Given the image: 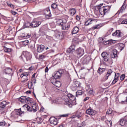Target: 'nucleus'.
<instances>
[{
	"instance_id": "f257e3e1",
	"label": "nucleus",
	"mask_w": 127,
	"mask_h": 127,
	"mask_svg": "<svg viewBox=\"0 0 127 127\" xmlns=\"http://www.w3.org/2000/svg\"><path fill=\"white\" fill-rule=\"evenodd\" d=\"M63 100L64 101V104L67 106L68 107H72V101H75L76 97L72 94H68L67 95H65L63 97Z\"/></svg>"
},
{
	"instance_id": "f03ea898",
	"label": "nucleus",
	"mask_w": 127,
	"mask_h": 127,
	"mask_svg": "<svg viewBox=\"0 0 127 127\" xmlns=\"http://www.w3.org/2000/svg\"><path fill=\"white\" fill-rule=\"evenodd\" d=\"M31 54L28 52L24 51L22 52L20 59L23 60V61H28L31 59Z\"/></svg>"
},
{
	"instance_id": "7ed1b4c3",
	"label": "nucleus",
	"mask_w": 127,
	"mask_h": 127,
	"mask_svg": "<svg viewBox=\"0 0 127 127\" xmlns=\"http://www.w3.org/2000/svg\"><path fill=\"white\" fill-rule=\"evenodd\" d=\"M19 102L21 103H27L28 104H31L32 100L29 97H26V96H21L19 99Z\"/></svg>"
},
{
	"instance_id": "20e7f679",
	"label": "nucleus",
	"mask_w": 127,
	"mask_h": 127,
	"mask_svg": "<svg viewBox=\"0 0 127 127\" xmlns=\"http://www.w3.org/2000/svg\"><path fill=\"white\" fill-rule=\"evenodd\" d=\"M41 24V21H39L37 19H34L31 23L32 27H38Z\"/></svg>"
},
{
	"instance_id": "39448f33",
	"label": "nucleus",
	"mask_w": 127,
	"mask_h": 127,
	"mask_svg": "<svg viewBox=\"0 0 127 127\" xmlns=\"http://www.w3.org/2000/svg\"><path fill=\"white\" fill-rule=\"evenodd\" d=\"M62 70L56 71L54 72V74L53 75V76L55 79H60V78H61V76H62Z\"/></svg>"
},
{
	"instance_id": "423d86ee",
	"label": "nucleus",
	"mask_w": 127,
	"mask_h": 127,
	"mask_svg": "<svg viewBox=\"0 0 127 127\" xmlns=\"http://www.w3.org/2000/svg\"><path fill=\"white\" fill-rule=\"evenodd\" d=\"M66 23L67 20L65 19H59L57 21L58 25L62 27L63 26V25H65Z\"/></svg>"
},
{
	"instance_id": "0eeeda50",
	"label": "nucleus",
	"mask_w": 127,
	"mask_h": 127,
	"mask_svg": "<svg viewBox=\"0 0 127 127\" xmlns=\"http://www.w3.org/2000/svg\"><path fill=\"white\" fill-rule=\"evenodd\" d=\"M76 54L79 56V57H81L83 56L84 54H85V52H84V49L79 48L76 50Z\"/></svg>"
},
{
	"instance_id": "6e6552de",
	"label": "nucleus",
	"mask_w": 127,
	"mask_h": 127,
	"mask_svg": "<svg viewBox=\"0 0 127 127\" xmlns=\"http://www.w3.org/2000/svg\"><path fill=\"white\" fill-rule=\"evenodd\" d=\"M101 56L102 58H103L104 61H105L106 62L109 61V54H107V52H103L101 54Z\"/></svg>"
},
{
	"instance_id": "1a4fd4ad",
	"label": "nucleus",
	"mask_w": 127,
	"mask_h": 127,
	"mask_svg": "<svg viewBox=\"0 0 127 127\" xmlns=\"http://www.w3.org/2000/svg\"><path fill=\"white\" fill-rule=\"evenodd\" d=\"M50 122L51 125L53 126H56L58 123L57 122V119L55 117H51L50 118Z\"/></svg>"
},
{
	"instance_id": "9d476101",
	"label": "nucleus",
	"mask_w": 127,
	"mask_h": 127,
	"mask_svg": "<svg viewBox=\"0 0 127 127\" xmlns=\"http://www.w3.org/2000/svg\"><path fill=\"white\" fill-rule=\"evenodd\" d=\"M112 35L117 37H122L123 36V33L120 30H116V32L113 33Z\"/></svg>"
},
{
	"instance_id": "9b49d317",
	"label": "nucleus",
	"mask_w": 127,
	"mask_h": 127,
	"mask_svg": "<svg viewBox=\"0 0 127 127\" xmlns=\"http://www.w3.org/2000/svg\"><path fill=\"white\" fill-rule=\"evenodd\" d=\"M70 25L71 22H68L66 25V24L65 25H63V26H62V29L63 30H68V29L70 28Z\"/></svg>"
},
{
	"instance_id": "f8f14e48",
	"label": "nucleus",
	"mask_w": 127,
	"mask_h": 127,
	"mask_svg": "<svg viewBox=\"0 0 127 127\" xmlns=\"http://www.w3.org/2000/svg\"><path fill=\"white\" fill-rule=\"evenodd\" d=\"M86 113L87 115H89L90 116H95L96 115V111L92 109H87L86 111Z\"/></svg>"
},
{
	"instance_id": "ddd939ff",
	"label": "nucleus",
	"mask_w": 127,
	"mask_h": 127,
	"mask_svg": "<svg viewBox=\"0 0 127 127\" xmlns=\"http://www.w3.org/2000/svg\"><path fill=\"white\" fill-rule=\"evenodd\" d=\"M45 47L43 45H39L37 47V51L39 53L42 52L44 50Z\"/></svg>"
},
{
	"instance_id": "4468645a",
	"label": "nucleus",
	"mask_w": 127,
	"mask_h": 127,
	"mask_svg": "<svg viewBox=\"0 0 127 127\" xmlns=\"http://www.w3.org/2000/svg\"><path fill=\"white\" fill-rule=\"evenodd\" d=\"M22 109L25 110V111H28V112H32V108H31L28 105L25 104L22 106Z\"/></svg>"
},
{
	"instance_id": "2eb2a0df",
	"label": "nucleus",
	"mask_w": 127,
	"mask_h": 127,
	"mask_svg": "<svg viewBox=\"0 0 127 127\" xmlns=\"http://www.w3.org/2000/svg\"><path fill=\"white\" fill-rule=\"evenodd\" d=\"M103 13L104 14H106V13H107V12H110V10L111 9V6H105L103 7Z\"/></svg>"
},
{
	"instance_id": "dca6fc26",
	"label": "nucleus",
	"mask_w": 127,
	"mask_h": 127,
	"mask_svg": "<svg viewBox=\"0 0 127 127\" xmlns=\"http://www.w3.org/2000/svg\"><path fill=\"white\" fill-rule=\"evenodd\" d=\"M12 68H11L10 67H7L4 70V72L5 73V74L8 75H9V74H12Z\"/></svg>"
},
{
	"instance_id": "f3484780",
	"label": "nucleus",
	"mask_w": 127,
	"mask_h": 127,
	"mask_svg": "<svg viewBox=\"0 0 127 127\" xmlns=\"http://www.w3.org/2000/svg\"><path fill=\"white\" fill-rule=\"evenodd\" d=\"M75 51V46L72 45L70 46L67 50L66 52L67 53H73Z\"/></svg>"
},
{
	"instance_id": "a211bd4d",
	"label": "nucleus",
	"mask_w": 127,
	"mask_h": 127,
	"mask_svg": "<svg viewBox=\"0 0 127 127\" xmlns=\"http://www.w3.org/2000/svg\"><path fill=\"white\" fill-rule=\"evenodd\" d=\"M79 30L80 29H79V27L75 26L72 29L71 33L72 34H77Z\"/></svg>"
},
{
	"instance_id": "6ab92c4d",
	"label": "nucleus",
	"mask_w": 127,
	"mask_h": 127,
	"mask_svg": "<svg viewBox=\"0 0 127 127\" xmlns=\"http://www.w3.org/2000/svg\"><path fill=\"white\" fill-rule=\"evenodd\" d=\"M112 58L118 57V51L116 49L113 50V54L112 55Z\"/></svg>"
},
{
	"instance_id": "aec40b11",
	"label": "nucleus",
	"mask_w": 127,
	"mask_h": 127,
	"mask_svg": "<svg viewBox=\"0 0 127 127\" xmlns=\"http://www.w3.org/2000/svg\"><path fill=\"white\" fill-rule=\"evenodd\" d=\"M112 73H113V70H112V69H109L105 77L106 80H108L109 76H111V75H112Z\"/></svg>"
},
{
	"instance_id": "412c9836",
	"label": "nucleus",
	"mask_w": 127,
	"mask_h": 127,
	"mask_svg": "<svg viewBox=\"0 0 127 127\" xmlns=\"http://www.w3.org/2000/svg\"><path fill=\"white\" fill-rule=\"evenodd\" d=\"M69 13L71 15V16H73L76 13V10L75 8H71L69 10Z\"/></svg>"
},
{
	"instance_id": "4be33fe9",
	"label": "nucleus",
	"mask_w": 127,
	"mask_h": 127,
	"mask_svg": "<svg viewBox=\"0 0 127 127\" xmlns=\"http://www.w3.org/2000/svg\"><path fill=\"white\" fill-rule=\"evenodd\" d=\"M119 77H120V74L119 73H117V74L116 73L115 79H114V80H113V81L112 82V84H116V83H117V82H118V78H119Z\"/></svg>"
},
{
	"instance_id": "5701e85b",
	"label": "nucleus",
	"mask_w": 127,
	"mask_h": 127,
	"mask_svg": "<svg viewBox=\"0 0 127 127\" xmlns=\"http://www.w3.org/2000/svg\"><path fill=\"white\" fill-rule=\"evenodd\" d=\"M120 125L122 127H124V126H126L127 125V120L126 119H121L120 120Z\"/></svg>"
},
{
	"instance_id": "b1692460",
	"label": "nucleus",
	"mask_w": 127,
	"mask_h": 127,
	"mask_svg": "<svg viewBox=\"0 0 127 127\" xmlns=\"http://www.w3.org/2000/svg\"><path fill=\"white\" fill-rule=\"evenodd\" d=\"M5 106H6V101H3L0 103V107L2 108V109H4Z\"/></svg>"
},
{
	"instance_id": "393cba45",
	"label": "nucleus",
	"mask_w": 127,
	"mask_h": 127,
	"mask_svg": "<svg viewBox=\"0 0 127 127\" xmlns=\"http://www.w3.org/2000/svg\"><path fill=\"white\" fill-rule=\"evenodd\" d=\"M94 19L91 18L89 19L85 22V25L87 26V25H89V24H92V21H94Z\"/></svg>"
},
{
	"instance_id": "a878e982",
	"label": "nucleus",
	"mask_w": 127,
	"mask_h": 127,
	"mask_svg": "<svg viewBox=\"0 0 127 127\" xmlns=\"http://www.w3.org/2000/svg\"><path fill=\"white\" fill-rule=\"evenodd\" d=\"M32 112H33V113H35L37 112V110H38V108H37V106L35 104H33L32 106Z\"/></svg>"
},
{
	"instance_id": "bb28decb",
	"label": "nucleus",
	"mask_w": 127,
	"mask_h": 127,
	"mask_svg": "<svg viewBox=\"0 0 127 127\" xmlns=\"http://www.w3.org/2000/svg\"><path fill=\"white\" fill-rule=\"evenodd\" d=\"M74 84L76 87V88H78V89H80V88H81L82 86V84H81V83L78 81H75Z\"/></svg>"
},
{
	"instance_id": "cd10ccee",
	"label": "nucleus",
	"mask_w": 127,
	"mask_h": 127,
	"mask_svg": "<svg viewBox=\"0 0 127 127\" xmlns=\"http://www.w3.org/2000/svg\"><path fill=\"white\" fill-rule=\"evenodd\" d=\"M44 14L46 16H49V17H50L51 16V14H50V10L47 9L44 11Z\"/></svg>"
},
{
	"instance_id": "c85d7f7f",
	"label": "nucleus",
	"mask_w": 127,
	"mask_h": 127,
	"mask_svg": "<svg viewBox=\"0 0 127 127\" xmlns=\"http://www.w3.org/2000/svg\"><path fill=\"white\" fill-rule=\"evenodd\" d=\"M30 26H31V23L26 22L24 23V28H26V27H30Z\"/></svg>"
},
{
	"instance_id": "c756f323",
	"label": "nucleus",
	"mask_w": 127,
	"mask_h": 127,
	"mask_svg": "<svg viewBox=\"0 0 127 127\" xmlns=\"http://www.w3.org/2000/svg\"><path fill=\"white\" fill-rule=\"evenodd\" d=\"M29 42V41H28V40H25L24 41H21V44H22V45H24V46H26V45H28Z\"/></svg>"
},
{
	"instance_id": "7c9ffc66",
	"label": "nucleus",
	"mask_w": 127,
	"mask_h": 127,
	"mask_svg": "<svg viewBox=\"0 0 127 127\" xmlns=\"http://www.w3.org/2000/svg\"><path fill=\"white\" fill-rule=\"evenodd\" d=\"M54 86H56V87H57L58 88H60V87H61V82L59 81H57L56 83L55 84H54Z\"/></svg>"
},
{
	"instance_id": "2f4dec72",
	"label": "nucleus",
	"mask_w": 127,
	"mask_h": 127,
	"mask_svg": "<svg viewBox=\"0 0 127 127\" xmlns=\"http://www.w3.org/2000/svg\"><path fill=\"white\" fill-rule=\"evenodd\" d=\"M16 114L17 115H18L19 116H20V115H22V114H23V113H24V111H21V109L16 110Z\"/></svg>"
},
{
	"instance_id": "473e14b6",
	"label": "nucleus",
	"mask_w": 127,
	"mask_h": 127,
	"mask_svg": "<svg viewBox=\"0 0 127 127\" xmlns=\"http://www.w3.org/2000/svg\"><path fill=\"white\" fill-rule=\"evenodd\" d=\"M105 70V68L100 67L97 70V72L99 73V74H102L103 72H104Z\"/></svg>"
},
{
	"instance_id": "72a5a7b5",
	"label": "nucleus",
	"mask_w": 127,
	"mask_h": 127,
	"mask_svg": "<svg viewBox=\"0 0 127 127\" xmlns=\"http://www.w3.org/2000/svg\"><path fill=\"white\" fill-rule=\"evenodd\" d=\"M81 95H83V91L82 90H79L76 92V97H78V96H81Z\"/></svg>"
},
{
	"instance_id": "f704fd0d",
	"label": "nucleus",
	"mask_w": 127,
	"mask_h": 127,
	"mask_svg": "<svg viewBox=\"0 0 127 127\" xmlns=\"http://www.w3.org/2000/svg\"><path fill=\"white\" fill-rule=\"evenodd\" d=\"M57 78H54L53 76L51 78V82L54 85L56 82L57 81V80H56Z\"/></svg>"
},
{
	"instance_id": "c9c22d12",
	"label": "nucleus",
	"mask_w": 127,
	"mask_h": 127,
	"mask_svg": "<svg viewBox=\"0 0 127 127\" xmlns=\"http://www.w3.org/2000/svg\"><path fill=\"white\" fill-rule=\"evenodd\" d=\"M100 27H101V25L98 24V25H96L95 26H94L93 27H92V28L93 30H95V29H98L100 28Z\"/></svg>"
},
{
	"instance_id": "e433bc0d",
	"label": "nucleus",
	"mask_w": 127,
	"mask_h": 127,
	"mask_svg": "<svg viewBox=\"0 0 127 127\" xmlns=\"http://www.w3.org/2000/svg\"><path fill=\"white\" fill-rule=\"evenodd\" d=\"M29 74V73H28V72H24L22 74H21L20 77H21L22 78V77H24V76L27 77Z\"/></svg>"
},
{
	"instance_id": "4c0bfd02",
	"label": "nucleus",
	"mask_w": 127,
	"mask_h": 127,
	"mask_svg": "<svg viewBox=\"0 0 127 127\" xmlns=\"http://www.w3.org/2000/svg\"><path fill=\"white\" fill-rule=\"evenodd\" d=\"M52 8L55 9V8H57V7L58 6V4H57V3H53L52 5Z\"/></svg>"
},
{
	"instance_id": "58836bf2",
	"label": "nucleus",
	"mask_w": 127,
	"mask_h": 127,
	"mask_svg": "<svg viewBox=\"0 0 127 127\" xmlns=\"http://www.w3.org/2000/svg\"><path fill=\"white\" fill-rule=\"evenodd\" d=\"M6 126V123L4 121L0 122V127H4Z\"/></svg>"
},
{
	"instance_id": "ea45409f",
	"label": "nucleus",
	"mask_w": 127,
	"mask_h": 127,
	"mask_svg": "<svg viewBox=\"0 0 127 127\" xmlns=\"http://www.w3.org/2000/svg\"><path fill=\"white\" fill-rule=\"evenodd\" d=\"M53 63L55 64H59L60 63V59H56L53 61Z\"/></svg>"
},
{
	"instance_id": "a19ab883",
	"label": "nucleus",
	"mask_w": 127,
	"mask_h": 127,
	"mask_svg": "<svg viewBox=\"0 0 127 127\" xmlns=\"http://www.w3.org/2000/svg\"><path fill=\"white\" fill-rule=\"evenodd\" d=\"M4 52H10L11 51V49L7 48L5 47H4Z\"/></svg>"
},
{
	"instance_id": "79ce46f5",
	"label": "nucleus",
	"mask_w": 127,
	"mask_h": 127,
	"mask_svg": "<svg viewBox=\"0 0 127 127\" xmlns=\"http://www.w3.org/2000/svg\"><path fill=\"white\" fill-rule=\"evenodd\" d=\"M28 87L29 89H32L33 87V84L32 83V82H30L29 83H28Z\"/></svg>"
},
{
	"instance_id": "37998d69",
	"label": "nucleus",
	"mask_w": 127,
	"mask_h": 127,
	"mask_svg": "<svg viewBox=\"0 0 127 127\" xmlns=\"http://www.w3.org/2000/svg\"><path fill=\"white\" fill-rule=\"evenodd\" d=\"M126 7H127V6L125 5V4H123L121 7L120 12H123V10H125V9H126Z\"/></svg>"
},
{
	"instance_id": "c03bdc74",
	"label": "nucleus",
	"mask_w": 127,
	"mask_h": 127,
	"mask_svg": "<svg viewBox=\"0 0 127 127\" xmlns=\"http://www.w3.org/2000/svg\"><path fill=\"white\" fill-rule=\"evenodd\" d=\"M106 123L107 124L108 127H112V123L111 121H107Z\"/></svg>"
},
{
	"instance_id": "a18cd8bd",
	"label": "nucleus",
	"mask_w": 127,
	"mask_h": 127,
	"mask_svg": "<svg viewBox=\"0 0 127 127\" xmlns=\"http://www.w3.org/2000/svg\"><path fill=\"white\" fill-rule=\"evenodd\" d=\"M113 30H114V28H111V29H110L107 32L108 35H110V34H111V33H112V32H113Z\"/></svg>"
},
{
	"instance_id": "49530a36",
	"label": "nucleus",
	"mask_w": 127,
	"mask_h": 127,
	"mask_svg": "<svg viewBox=\"0 0 127 127\" xmlns=\"http://www.w3.org/2000/svg\"><path fill=\"white\" fill-rule=\"evenodd\" d=\"M37 58H40V59H44V58H45V56L41 55H39V56H37Z\"/></svg>"
},
{
	"instance_id": "de8ad7c7",
	"label": "nucleus",
	"mask_w": 127,
	"mask_h": 127,
	"mask_svg": "<svg viewBox=\"0 0 127 127\" xmlns=\"http://www.w3.org/2000/svg\"><path fill=\"white\" fill-rule=\"evenodd\" d=\"M113 113V111H112L111 109H108V111L106 112V114L107 115H111Z\"/></svg>"
},
{
	"instance_id": "09e8293b",
	"label": "nucleus",
	"mask_w": 127,
	"mask_h": 127,
	"mask_svg": "<svg viewBox=\"0 0 127 127\" xmlns=\"http://www.w3.org/2000/svg\"><path fill=\"white\" fill-rule=\"evenodd\" d=\"M125 78H126V75L125 74H122L121 76H120V80H121V81L124 80V79H125Z\"/></svg>"
},
{
	"instance_id": "8fccbe9b",
	"label": "nucleus",
	"mask_w": 127,
	"mask_h": 127,
	"mask_svg": "<svg viewBox=\"0 0 127 127\" xmlns=\"http://www.w3.org/2000/svg\"><path fill=\"white\" fill-rule=\"evenodd\" d=\"M30 36H31V35L30 34H28L27 35H25L24 36L25 38H30Z\"/></svg>"
},
{
	"instance_id": "3c124183",
	"label": "nucleus",
	"mask_w": 127,
	"mask_h": 127,
	"mask_svg": "<svg viewBox=\"0 0 127 127\" xmlns=\"http://www.w3.org/2000/svg\"><path fill=\"white\" fill-rule=\"evenodd\" d=\"M121 23L122 24H127V19L123 20Z\"/></svg>"
},
{
	"instance_id": "603ef678",
	"label": "nucleus",
	"mask_w": 127,
	"mask_h": 127,
	"mask_svg": "<svg viewBox=\"0 0 127 127\" xmlns=\"http://www.w3.org/2000/svg\"><path fill=\"white\" fill-rule=\"evenodd\" d=\"M60 117H62L63 118H66V117H68V114H64L60 116Z\"/></svg>"
},
{
	"instance_id": "864d4df0",
	"label": "nucleus",
	"mask_w": 127,
	"mask_h": 127,
	"mask_svg": "<svg viewBox=\"0 0 127 127\" xmlns=\"http://www.w3.org/2000/svg\"><path fill=\"white\" fill-rule=\"evenodd\" d=\"M88 93H89V94H90V95H92V94H93V89H90Z\"/></svg>"
},
{
	"instance_id": "5fc2aeb1",
	"label": "nucleus",
	"mask_w": 127,
	"mask_h": 127,
	"mask_svg": "<svg viewBox=\"0 0 127 127\" xmlns=\"http://www.w3.org/2000/svg\"><path fill=\"white\" fill-rule=\"evenodd\" d=\"M11 13H12V14H13V15H15V14H16L17 13L14 11H11Z\"/></svg>"
},
{
	"instance_id": "6e6d98bb",
	"label": "nucleus",
	"mask_w": 127,
	"mask_h": 127,
	"mask_svg": "<svg viewBox=\"0 0 127 127\" xmlns=\"http://www.w3.org/2000/svg\"><path fill=\"white\" fill-rule=\"evenodd\" d=\"M8 5L10 6V7H12V8L14 7V5H13L12 4H8Z\"/></svg>"
},
{
	"instance_id": "4d7b16f0",
	"label": "nucleus",
	"mask_w": 127,
	"mask_h": 127,
	"mask_svg": "<svg viewBox=\"0 0 127 127\" xmlns=\"http://www.w3.org/2000/svg\"><path fill=\"white\" fill-rule=\"evenodd\" d=\"M87 100H89L88 97H87L85 99H84L83 101H84V102H86V101H87Z\"/></svg>"
},
{
	"instance_id": "13d9d810",
	"label": "nucleus",
	"mask_w": 127,
	"mask_h": 127,
	"mask_svg": "<svg viewBox=\"0 0 127 127\" xmlns=\"http://www.w3.org/2000/svg\"><path fill=\"white\" fill-rule=\"evenodd\" d=\"M48 70H49V69H48V66H47V67H46V68H45V72H46V73H47V72H48Z\"/></svg>"
},
{
	"instance_id": "bf43d9fd",
	"label": "nucleus",
	"mask_w": 127,
	"mask_h": 127,
	"mask_svg": "<svg viewBox=\"0 0 127 127\" xmlns=\"http://www.w3.org/2000/svg\"><path fill=\"white\" fill-rule=\"evenodd\" d=\"M28 70H29L30 71H32V70H33V67L32 66H31L29 68Z\"/></svg>"
},
{
	"instance_id": "052dcab7",
	"label": "nucleus",
	"mask_w": 127,
	"mask_h": 127,
	"mask_svg": "<svg viewBox=\"0 0 127 127\" xmlns=\"http://www.w3.org/2000/svg\"><path fill=\"white\" fill-rule=\"evenodd\" d=\"M24 1L27 2H29L30 1H33V0H24Z\"/></svg>"
},
{
	"instance_id": "680f3d73",
	"label": "nucleus",
	"mask_w": 127,
	"mask_h": 127,
	"mask_svg": "<svg viewBox=\"0 0 127 127\" xmlns=\"http://www.w3.org/2000/svg\"><path fill=\"white\" fill-rule=\"evenodd\" d=\"M77 20H80V16L77 15L76 17Z\"/></svg>"
},
{
	"instance_id": "e2e57ef3",
	"label": "nucleus",
	"mask_w": 127,
	"mask_h": 127,
	"mask_svg": "<svg viewBox=\"0 0 127 127\" xmlns=\"http://www.w3.org/2000/svg\"><path fill=\"white\" fill-rule=\"evenodd\" d=\"M35 75H36V73H34L32 75V77H33V78H35Z\"/></svg>"
},
{
	"instance_id": "0e129e2a",
	"label": "nucleus",
	"mask_w": 127,
	"mask_h": 127,
	"mask_svg": "<svg viewBox=\"0 0 127 127\" xmlns=\"http://www.w3.org/2000/svg\"><path fill=\"white\" fill-rule=\"evenodd\" d=\"M34 84H36V79H34L33 81Z\"/></svg>"
},
{
	"instance_id": "69168bd1",
	"label": "nucleus",
	"mask_w": 127,
	"mask_h": 127,
	"mask_svg": "<svg viewBox=\"0 0 127 127\" xmlns=\"http://www.w3.org/2000/svg\"><path fill=\"white\" fill-rule=\"evenodd\" d=\"M108 43H109V42L108 41H106L105 43H104V44L105 45H106V44H108Z\"/></svg>"
},
{
	"instance_id": "338daca9",
	"label": "nucleus",
	"mask_w": 127,
	"mask_h": 127,
	"mask_svg": "<svg viewBox=\"0 0 127 127\" xmlns=\"http://www.w3.org/2000/svg\"><path fill=\"white\" fill-rule=\"evenodd\" d=\"M26 93H27V94H28V93H29V94H30L31 92L30 91H27L26 92Z\"/></svg>"
},
{
	"instance_id": "774afa93",
	"label": "nucleus",
	"mask_w": 127,
	"mask_h": 127,
	"mask_svg": "<svg viewBox=\"0 0 127 127\" xmlns=\"http://www.w3.org/2000/svg\"><path fill=\"white\" fill-rule=\"evenodd\" d=\"M19 72H22V69H21V68L20 69H19Z\"/></svg>"
}]
</instances>
